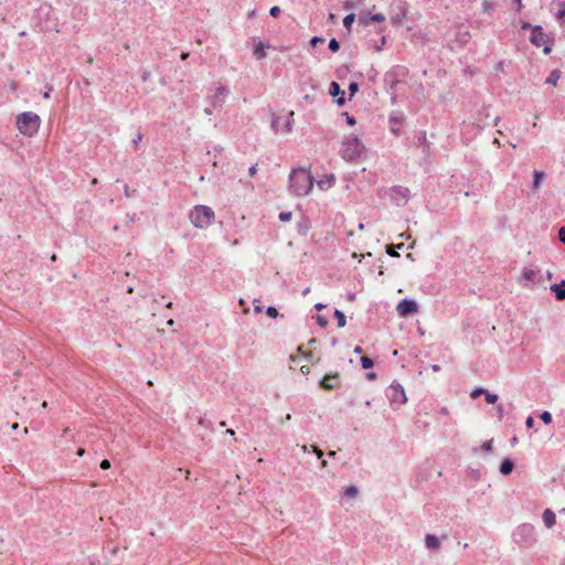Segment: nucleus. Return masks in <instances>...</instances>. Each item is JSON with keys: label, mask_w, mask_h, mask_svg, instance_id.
Returning a JSON list of instances; mask_svg holds the SVG:
<instances>
[{"label": "nucleus", "mask_w": 565, "mask_h": 565, "mask_svg": "<svg viewBox=\"0 0 565 565\" xmlns=\"http://www.w3.org/2000/svg\"><path fill=\"white\" fill-rule=\"evenodd\" d=\"M315 178L305 168L292 169L289 174V191L297 196L307 195L313 188Z\"/></svg>", "instance_id": "obj_1"}, {"label": "nucleus", "mask_w": 565, "mask_h": 565, "mask_svg": "<svg viewBox=\"0 0 565 565\" xmlns=\"http://www.w3.org/2000/svg\"><path fill=\"white\" fill-rule=\"evenodd\" d=\"M366 151L365 146L358 136H351L342 141L340 156L347 162H356Z\"/></svg>", "instance_id": "obj_2"}, {"label": "nucleus", "mask_w": 565, "mask_h": 565, "mask_svg": "<svg viewBox=\"0 0 565 565\" xmlns=\"http://www.w3.org/2000/svg\"><path fill=\"white\" fill-rule=\"evenodd\" d=\"M41 118L33 111H23L17 116L15 126L20 134L33 137L38 134Z\"/></svg>", "instance_id": "obj_3"}, {"label": "nucleus", "mask_w": 565, "mask_h": 565, "mask_svg": "<svg viewBox=\"0 0 565 565\" xmlns=\"http://www.w3.org/2000/svg\"><path fill=\"white\" fill-rule=\"evenodd\" d=\"M190 221L196 228H207L215 218L214 211L207 205H195L190 212Z\"/></svg>", "instance_id": "obj_4"}, {"label": "nucleus", "mask_w": 565, "mask_h": 565, "mask_svg": "<svg viewBox=\"0 0 565 565\" xmlns=\"http://www.w3.org/2000/svg\"><path fill=\"white\" fill-rule=\"evenodd\" d=\"M513 541L521 547H532L536 543L535 527L530 523L519 525L513 532Z\"/></svg>", "instance_id": "obj_5"}, {"label": "nucleus", "mask_w": 565, "mask_h": 565, "mask_svg": "<svg viewBox=\"0 0 565 565\" xmlns=\"http://www.w3.org/2000/svg\"><path fill=\"white\" fill-rule=\"evenodd\" d=\"M392 405L401 406L407 402V396L402 384L394 381L385 391Z\"/></svg>", "instance_id": "obj_6"}, {"label": "nucleus", "mask_w": 565, "mask_h": 565, "mask_svg": "<svg viewBox=\"0 0 565 565\" xmlns=\"http://www.w3.org/2000/svg\"><path fill=\"white\" fill-rule=\"evenodd\" d=\"M294 111H289L286 116H273L271 127L277 132L281 129L284 132L292 131Z\"/></svg>", "instance_id": "obj_7"}, {"label": "nucleus", "mask_w": 565, "mask_h": 565, "mask_svg": "<svg viewBox=\"0 0 565 565\" xmlns=\"http://www.w3.org/2000/svg\"><path fill=\"white\" fill-rule=\"evenodd\" d=\"M406 122V116L402 110H394L388 116L390 130L395 137L402 135L401 127Z\"/></svg>", "instance_id": "obj_8"}, {"label": "nucleus", "mask_w": 565, "mask_h": 565, "mask_svg": "<svg viewBox=\"0 0 565 565\" xmlns=\"http://www.w3.org/2000/svg\"><path fill=\"white\" fill-rule=\"evenodd\" d=\"M471 40V34L466 24L459 23L455 25L454 42L459 49H463Z\"/></svg>", "instance_id": "obj_9"}, {"label": "nucleus", "mask_w": 565, "mask_h": 565, "mask_svg": "<svg viewBox=\"0 0 565 565\" xmlns=\"http://www.w3.org/2000/svg\"><path fill=\"white\" fill-rule=\"evenodd\" d=\"M418 310L419 306L416 300L409 298L402 299L396 307L397 313L403 318L409 317L418 312Z\"/></svg>", "instance_id": "obj_10"}, {"label": "nucleus", "mask_w": 565, "mask_h": 565, "mask_svg": "<svg viewBox=\"0 0 565 565\" xmlns=\"http://www.w3.org/2000/svg\"><path fill=\"white\" fill-rule=\"evenodd\" d=\"M407 2L401 1L397 6V11L392 13L390 19L394 26H399L407 17Z\"/></svg>", "instance_id": "obj_11"}, {"label": "nucleus", "mask_w": 565, "mask_h": 565, "mask_svg": "<svg viewBox=\"0 0 565 565\" xmlns=\"http://www.w3.org/2000/svg\"><path fill=\"white\" fill-rule=\"evenodd\" d=\"M383 81H384L386 90L393 94L392 103H395L396 95L394 93H395L396 86L399 84V79L396 78V73L394 71L386 72L384 74Z\"/></svg>", "instance_id": "obj_12"}, {"label": "nucleus", "mask_w": 565, "mask_h": 565, "mask_svg": "<svg viewBox=\"0 0 565 565\" xmlns=\"http://www.w3.org/2000/svg\"><path fill=\"white\" fill-rule=\"evenodd\" d=\"M329 95L337 98L335 99V103L338 106H343L345 105L347 103V99H345V92L341 88V86L339 85V83L337 82H331L330 85H329Z\"/></svg>", "instance_id": "obj_13"}, {"label": "nucleus", "mask_w": 565, "mask_h": 565, "mask_svg": "<svg viewBox=\"0 0 565 565\" xmlns=\"http://www.w3.org/2000/svg\"><path fill=\"white\" fill-rule=\"evenodd\" d=\"M546 38V34L542 28V25H534L532 28V32H531V36H530V42L536 46V47H540L542 46L544 43H546L547 40H545Z\"/></svg>", "instance_id": "obj_14"}, {"label": "nucleus", "mask_w": 565, "mask_h": 565, "mask_svg": "<svg viewBox=\"0 0 565 565\" xmlns=\"http://www.w3.org/2000/svg\"><path fill=\"white\" fill-rule=\"evenodd\" d=\"M339 384V373H328L319 382V387L324 391H332Z\"/></svg>", "instance_id": "obj_15"}, {"label": "nucleus", "mask_w": 565, "mask_h": 565, "mask_svg": "<svg viewBox=\"0 0 565 565\" xmlns=\"http://www.w3.org/2000/svg\"><path fill=\"white\" fill-rule=\"evenodd\" d=\"M228 94V89L225 86H220L215 89L214 95L212 96V105L213 107L222 106L225 100V96Z\"/></svg>", "instance_id": "obj_16"}, {"label": "nucleus", "mask_w": 565, "mask_h": 565, "mask_svg": "<svg viewBox=\"0 0 565 565\" xmlns=\"http://www.w3.org/2000/svg\"><path fill=\"white\" fill-rule=\"evenodd\" d=\"M550 289L554 294L557 301H563L565 299V279L551 285Z\"/></svg>", "instance_id": "obj_17"}, {"label": "nucleus", "mask_w": 565, "mask_h": 565, "mask_svg": "<svg viewBox=\"0 0 565 565\" xmlns=\"http://www.w3.org/2000/svg\"><path fill=\"white\" fill-rule=\"evenodd\" d=\"M270 47L268 43L258 42L253 50V55L256 60L260 61L267 56L266 49Z\"/></svg>", "instance_id": "obj_18"}, {"label": "nucleus", "mask_w": 565, "mask_h": 565, "mask_svg": "<svg viewBox=\"0 0 565 565\" xmlns=\"http://www.w3.org/2000/svg\"><path fill=\"white\" fill-rule=\"evenodd\" d=\"M514 467L515 463L511 458H504L500 463L499 471L503 476H509L512 473Z\"/></svg>", "instance_id": "obj_19"}, {"label": "nucleus", "mask_w": 565, "mask_h": 565, "mask_svg": "<svg viewBox=\"0 0 565 565\" xmlns=\"http://www.w3.org/2000/svg\"><path fill=\"white\" fill-rule=\"evenodd\" d=\"M542 519L547 529L553 527L556 523V515L551 509L544 510Z\"/></svg>", "instance_id": "obj_20"}, {"label": "nucleus", "mask_w": 565, "mask_h": 565, "mask_svg": "<svg viewBox=\"0 0 565 565\" xmlns=\"http://www.w3.org/2000/svg\"><path fill=\"white\" fill-rule=\"evenodd\" d=\"M335 182V175L333 173L326 174L324 179H321L317 182L320 190H328Z\"/></svg>", "instance_id": "obj_21"}, {"label": "nucleus", "mask_w": 565, "mask_h": 565, "mask_svg": "<svg viewBox=\"0 0 565 565\" xmlns=\"http://www.w3.org/2000/svg\"><path fill=\"white\" fill-rule=\"evenodd\" d=\"M425 545L428 550H438L440 547V541L434 534H426L425 535Z\"/></svg>", "instance_id": "obj_22"}, {"label": "nucleus", "mask_w": 565, "mask_h": 565, "mask_svg": "<svg viewBox=\"0 0 565 565\" xmlns=\"http://www.w3.org/2000/svg\"><path fill=\"white\" fill-rule=\"evenodd\" d=\"M562 72L559 70H553L550 75L546 77L545 83L556 86L558 79L561 78Z\"/></svg>", "instance_id": "obj_23"}, {"label": "nucleus", "mask_w": 565, "mask_h": 565, "mask_svg": "<svg viewBox=\"0 0 565 565\" xmlns=\"http://www.w3.org/2000/svg\"><path fill=\"white\" fill-rule=\"evenodd\" d=\"M545 177V173L543 171L534 170L533 172V181H532V189H539L543 179Z\"/></svg>", "instance_id": "obj_24"}, {"label": "nucleus", "mask_w": 565, "mask_h": 565, "mask_svg": "<svg viewBox=\"0 0 565 565\" xmlns=\"http://www.w3.org/2000/svg\"><path fill=\"white\" fill-rule=\"evenodd\" d=\"M393 193L399 195L405 201L409 198V189L406 186L397 185L392 189Z\"/></svg>", "instance_id": "obj_25"}, {"label": "nucleus", "mask_w": 565, "mask_h": 565, "mask_svg": "<svg viewBox=\"0 0 565 565\" xmlns=\"http://www.w3.org/2000/svg\"><path fill=\"white\" fill-rule=\"evenodd\" d=\"M403 247H404V243H399L397 245L388 244V245H386V253L391 257H399V253L397 252V249H402Z\"/></svg>", "instance_id": "obj_26"}, {"label": "nucleus", "mask_w": 565, "mask_h": 565, "mask_svg": "<svg viewBox=\"0 0 565 565\" xmlns=\"http://www.w3.org/2000/svg\"><path fill=\"white\" fill-rule=\"evenodd\" d=\"M539 270L524 268L522 271V278L526 281H533L535 277L539 275Z\"/></svg>", "instance_id": "obj_27"}, {"label": "nucleus", "mask_w": 565, "mask_h": 565, "mask_svg": "<svg viewBox=\"0 0 565 565\" xmlns=\"http://www.w3.org/2000/svg\"><path fill=\"white\" fill-rule=\"evenodd\" d=\"M333 316L337 319L339 328H343L347 324L345 315L341 310L334 309Z\"/></svg>", "instance_id": "obj_28"}, {"label": "nucleus", "mask_w": 565, "mask_h": 565, "mask_svg": "<svg viewBox=\"0 0 565 565\" xmlns=\"http://www.w3.org/2000/svg\"><path fill=\"white\" fill-rule=\"evenodd\" d=\"M355 21V14L354 13H349L347 14L344 18H343V25L344 28L350 32L351 31V28H352V24L353 22Z\"/></svg>", "instance_id": "obj_29"}, {"label": "nucleus", "mask_w": 565, "mask_h": 565, "mask_svg": "<svg viewBox=\"0 0 565 565\" xmlns=\"http://www.w3.org/2000/svg\"><path fill=\"white\" fill-rule=\"evenodd\" d=\"M360 363L364 370H370L374 366V361L369 356H361Z\"/></svg>", "instance_id": "obj_30"}, {"label": "nucleus", "mask_w": 565, "mask_h": 565, "mask_svg": "<svg viewBox=\"0 0 565 565\" xmlns=\"http://www.w3.org/2000/svg\"><path fill=\"white\" fill-rule=\"evenodd\" d=\"M367 17L372 22H375V23H382L385 21V15L383 13L367 12Z\"/></svg>", "instance_id": "obj_31"}, {"label": "nucleus", "mask_w": 565, "mask_h": 565, "mask_svg": "<svg viewBox=\"0 0 565 565\" xmlns=\"http://www.w3.org/2000/svg\"><path fill=\"white\" fill-rule=\"evenodd\" d=\"M359 493V490L355 486L351 484V486H348L345 489H344V495L348 497V498H355Z\"/></svg>", "instance_id": "obj_32"}, {"label": "nucleus", "mask_w": 565, "mask_h": 565, "mask_svg": "<svg viewBox=\"0 0 565 565\" xmlns=\"http://www.w3.org/2000/svg\"><path fill=\"white\" fill-rule=\"evenodd\" d=\"M539 417L545 425H550L553 422V416L548 411H543Z\"/></svg>", "instance_id": "obj_33"}, {"label": "nucleus", "mask_w": 565, "mask_h": 565, "mask_svg": "<svg viewBox=\"0 0 565 565\" xmlns=\"http://www.w3.org/2000/svg\"><path fill=\"white\" fill-rule=\"evenodd\" d=\"M484 398L488 404H495L499 399V396L495 393H491L487 390L484 393Z\"/></svg>", "instance_id": "obj_34"}, {"label": "nucleus", "mask_w": 565, "mask_h": 565, "mask_svg": "<svg viewBox=\"0 0 565 565\" xmlns=\"http://www.w3.org/2000/svg\"><path fill=\"white\" fill-rule=\"evenodd\" d=\"M360 85L356 82H351L349 84L348 90H349V99H351L358 92H359Z\"/></svg>", "instance_id": "obj_35"}, {"label": "nucleus", "mask_w": 565, "mask_h": 565, "mask_svg": "<svg viewBox=\"0 0 565 565\" xmlns=\"http://www.w3.org/2000/svg\"><path fill=\"white\" fill-rule=\"evenodd\" d=\"M328 47H329V50L331 52L335 53V52H338L340 50L341 44H340V42L335 38H332L329 41Z\"/></svg>", "instance_id": "obj_36"}, {"label": "nucleus", "mask_w": 565, "mask_h": 565, "mask_svg": "<svg viewBox=\"0 0 565 565\" xmlns=\"http://www.w3.org/2000/svg\"><path fill=\"white\" fill-rule=\"evenodd\" d=\"M142 138H143V134L139 129L137 135H136V137L131 140V145H132L135 150L139 149V145H140L141 140H142Z\"/></svg>", "instance_id": "obj_37"}, {"label": "nucleus", "mask_w": 565, "mask_h": 565, "mask_svg": "<svg viewBox=\"0 0 565 565\" xmlns=\"http://www.w3.org/2000/svg\"><path fill=\"white\" fill-rule=\"evenodd\" d=\"M199 425L204 427V428H206V429H209V430H213L214 429L213 428V423L210 419L205 418V417H201L199 419Z\"/></svg>", "instance_id": "obj_38"}, {"label": "nucleus", "mask_w": 565, "mask_h": 565, "mask_svg": "<svg viewBox=\"0 0 565 565\" xmlns=\"http://www.w3.org/2000/svg\"><path fill=\"white\" fill-rule=\"evenodd\" d=\"M315 319H316L317 324L321 328H326L329 323L328 318L324 316H321V315H317Z\"/></svg>", "instance_id": "obj_39"}, {"label": "nucleus", "mask_w": 565, "mask_h": 565, "mask_svg": "<svg viewBox=\"0 0 565 565\" xmlns=\"http://www.w3.org/2000/svg\"><path fill=\"white\" fill-rule=\"evenodd\" d=\"M292 217V213L290 211H282L279 213L278 218L280 222H289Z\"/></svg>", "instance_id": "obj_40"}, {"label": "nucleus", "mask_w": 565, "mask_h": 565, "mask_svg": "<svg viewBox=\"0 0 565 565\" xmlns=\"http://www.w3.org/2000/svg\"><path fill=\"white\" fill-rule=\"evenodd\" d=\"M298 230H299L300 233L306 235L308 230H309V221L308 220H303L302 222H299L298 223Z\"/></svg>", "instance_id": "obj_41"}, {"label": "nucleus", "mask_w": 565, "mask_h": 565, "mask_svg": "<svg viewBox=\"0 0 565 565\" xmlns=\"http://www.w3.org/2000/svg\"><path fill=\"white\" fill-rule=\"evenodd\" d=\"M266 315L269 318H277L279 316V312L274 306H268L266 309Z\"/></svg>", "instance_id": "obj_42"}, {"label": "nucleus", "mask_w": 565, "mask_h": 565, "mask_svg": "<svg viewBox=\"0 0 565 565\" xmlns=\"http://www.w3.org/2000/svg\"><path fill=\"white\" fill-rule=\"evenodd\" d=\"M486 391H487V390H486V388H483V387H481V386L476 387V388H473V390H472V392L470 393V396H471L472 398H477V397H479L481 394H483V395H484Z\"/></svg>", "instance_id": "obj_43"}, {"label": "nucleus", "mask_w": 565, "mask_h": 565, "mask_svg": "<svg viewBox=\"0 0 565 565\" xmlns=\"http://www.w3.org/2000/svg\"><path fill=\"white\" fill-rule=\"evenodd\" d=\"M371 20L367 17V12H361L359 15V23L366 26Z\"/></svg>", "instance_id": "obj_44"}, {"label": "nucleus", "mask_w": 565, "mask_h": 565, "mask_svg": "<svg viewBox=\"0 0 565 565\" xmlns=\"http://www.w3.org/2000/svg\"><path fill=\"white\" fill-rule=\"evenodd\" d=\"M342 115L345 117V122L349 126H354L356 124L355 117L350 115L348 111H344Z\"/></svg>", "instance_id": "obj_45"}, {"label": "nucleus", "mask_w": 565, "mask_h": 565, "mask_svg": "<svg viewBox=\"0 0 565 565\" xmlns=\"http://www.w3.org/2000/svg\"><path fill=\"white\" fill-rule=\"evenodd\" d=\"M554 44V39L547 40L543 45L544 54H550L552 52V46Z\"/></svg>", "instance_id": "obj_46"}, {"label": "nucleus", "mask_w": 565, "mask_h": 565, "mask_svg": "<svg viewBox=\"0 0 565 565\" xmlns=\"http://www.w3.org/2000/svg\"><path fill=\"white\" fill-rule=\"evenodd\" d=\"M323 42H324V38H322V36L315 35V36H312V38L310 39V45H311L312 47H317V45H318L319 43H323Z\"/></svg>", "instance_id": "obj_47"}, {"label": "nucleus", "mask_w": 565, "mask_h": 565, "mask_svg": "<svg viewBox=\"0 0 565 565\" xmlns=\"http://www.w3.org/2000/svg\"><path fill=\"white\" fill-rule=\"evenodd\" d=\"M281 13V9L278 6H274L269 9V15L273 18H278Z\"/></svg>", "instance_id": "obj_48"}, {"label": "nucleus", "mask_w": 565, "mask_h": 565, "mask_svg": "<svg viewBox=\"0 0 565 565\" xmlns=\"http://www.w3.org/2000/svg\"><path fill=\"white\" fill-rule=\"evenodd\" d=\"M559 6H561V9L556 13V19H558V20L565 18V2H561Z\"/></svg>", "instance_id": "obj_49"}, {"label": "nucleus", "mask_w": 565, "mask_h": 565, "mask_svg": "<svg viewBox=\"0 0 565 565\" xmlns=\"http://www.w3.org/2000/svg\"><path fill=\"white\" fill-rule=\"evenodd\" d=\"M492 443L493 440L490 439V440H487L482 444L481 448L486 451V452H489L492 450Z\"/></svg>", "instance_id": "obj_50"}, {"label": "nucleus", "mask_w": 565, "mask_h": 565, "mask_svg": "<svg viewBox=\"0 0 565 565\" xmlns=\"http://www.w3.org/2000/svg\"><path fill=\"white\" fill-rule=\"evenodd\" d=\"M558 239L565 245V225L562 226L558 231Z\"/></svg>", "instance_id": "obj_51"}, {"label": "nucleus", "mask_w": 565, "mask_h": 565, "mask_svg": "<svg viewBox=\"0 0 565 565\" xmlns=\"http://www.w3.org/2000/svg\"><path fill=\"white\" fill-rule=\"evenodd\" d=\"M111 466L110 461L108 459H103L99 463V467L103 469V470H107L109 469Z\"/></svg>", "instance_id": "obj_52"}, {"label": "nucleus", "mask_w": 565, "mask_h": 565, "mask_svg": "<svg viewBox=\"0 0 565 565\" xmlns=\"http://www.w3.org/2000/svg\"><path fill=\"white\" fill-rule=\"evenodd\" d=\"M385 43H386V36H384V35H383V36L381 38L380 45H374V50H375L376 52L382 51L383 45H384Z\"/></svg>", "instance_id": "obj_53"}, {"label": "nucleus", "mask_w": 565, "mask_h": 565, "mask_svg": "<svg viewBox=\"0 0 565 565\" xmlns=\"http://www.w3.org/2000/svg\"><path fill=\"white\" fill-rule=\"evenodd\" d=\"M482 9H483V11H490V10L493 9V6H492V3L490 1L484 0L482 2Z\"/></svg>", "instance_id": "obj_54"}, {"label": "nucleus", "mask_w": 565, "mask_h": 565, "mask_svg": "<svg viewBox=\"0 0 565 565\" xmlns=\"http://www.w3.org/2000/svg\"><path fill=\"white\" fill-rule=\"evenodd\" d=\"M470 476L475 479V480H479L480 477H481V473L478 469H471L470 471Z\"/></svg>", "instance_id": "obj_55"}, {"label": "nucleus", "mask_w": 565, "mask_h": 565, "mask_svg": "<svg viewBox=\"0 0 565 565\" xmlns=\"http://www.w3.org/2000/svg\"><path fill=\"white\" fill-rule=\"evenodd\" d=\"M534 418L532 416L526 417L525 419V426L526 428H532L534 426Z\"/></svg>", "instance_id": "obj_56"}, {"label": "nucleus", "mask_w": 565, "mask_h": 565, "mask_svg": "<svg viewBox=\"0 0 565 565\" xmlns=\"http://www.w3.org/2000/svg\"><path fill=\"white\" fill-rule=\"evenodd\" d=\"M312 449L319 459H321L323 457V451L319 447L312 445Z\"/></svg>", "instance_id": "obj_57"}, {"label": "nucleus", "mask_w": 565, "mask_h": 565, "mask_svg": "<svg viewBox=\"0 0 565 565\" xmlns=\"http://www.w3.org/2000/svg\"><path fill=\"white\" fill-rule=\"evenodd\" d=\"M342 72H350V66L349 65H342L341 67H339L337 70V74H338L339 77H341V73Z\"/></svg>", "instance_id": "obj_58"}, {"label": "nucleus", "mask_w": 565, "mask_h": 565, "mask_svg": "<svg viewBox=\"0 0 565 565\" xmlns=\"http://www.w3.org/2000/svg\"><path fill=\"white\" fill-rule=\"evenodd\" d=\"M124 192H125V195H126L127 198H131V196H132V193H134V192H136V191H135V190H134V191H130V189H129L128 184H125V185H124Z\"/></svg>", "instance_id": "obj_59"}, {"label": "nucleus", "mask_w": 565, "mask_h": 565, "mask_svg": "<svg viewBox=\"0 0 565 565\" xmlns=\"http://www.w3.org/2000/svg\"><path fill=\"white\" fill-rule=\"evenodd\" d=\"M533 26H534V25H532V24H531L530 22H527V21H522V22H521V29H522V30H527V29H531V30H532V28H533Z\"/></svg>", "instance_id": "obj_60"}, {"label": "nucleus", "mask_w": 565, "mask_h": 565, "mask_svg": "<svg viewBox=\"0 0 565 565\" xmlns=\"http://www.w3.org/2000/svg\"><path fill=\"white\" fill-rule=\"evenodd\" d=\"M365 377H366V380H369V381H374V380L377 377V375H376V373H375V372H372V371H371V372H367V373H366Z\"/></svg>", "instance_id": "obj_61"}, {"label": "nucleus", "mask_w": 565, "mask_h": 565, "mask_svg": "<svg viewBox=\"0 0 565 565\" xmlns=\"http://www.w3.org/2000/svg\"><path fill=\"white\" fill-rule=\"evenodd\" d=\"M513 4L515 6L516 8V11H521L522 8H523V4H522V0H513Z\"/></svg>", "instance_id": "obj_62"}, {"label": "nucleus", "mask_w": 565, "mask_h": 565, "mask_svg": "<svg viewBox=\"0 0 565 565\" xmlns=\"http://www.w3.org/2000/svg\"><path fill=\"white\" fill-rule=\"evenodd\" d=\"M256 172H257V164H254V166H252V167L248 169V174H249L250 177H254V175L256 174Z\"/></svg>", "instance_id": "obj_63"}, {"label": "nucleus", "mask_w": 565, "mask_h": 565, "mask_svg": "<svg viewBox=\"0 0 565 565\" xmlns=\"http://www.w3.org/2000/svg\"><path fill=\"white\" fill-rule=\"evenodd\" d=\"M149 77H150V73L148 71H145L141 76L142 81L147 82L149 79Z\"/></svg>", "instance_id": "obj_64"}]
</instances>
